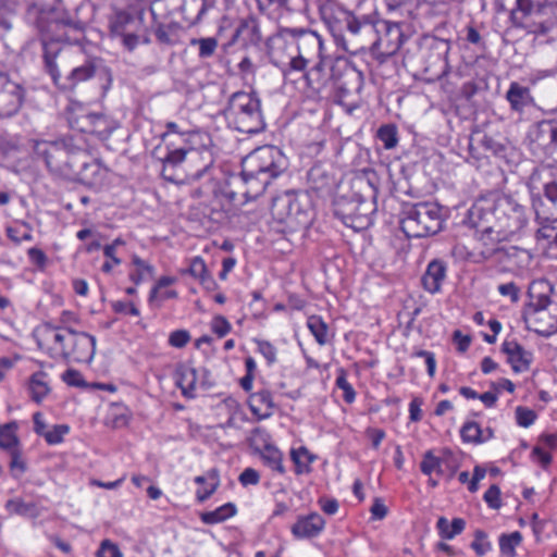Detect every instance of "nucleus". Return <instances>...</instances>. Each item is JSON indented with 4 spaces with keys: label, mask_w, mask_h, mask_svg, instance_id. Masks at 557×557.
Masks as SVG:
<instances>
[{
    "label": "nucleus",
    "mask_w": 557,
    "mask_h": 557,
    "mask_svg": "<svg viewBox=\"0 0 557 557\" xmlns=\"http://www.w3.org/2000/svg\"><path fill=\"white\" fill-rule=\"evenodd\" d=\"M319 11L336 45L349 53L373 49L391 55L404 44V34L398 23L368 15L357 16L335 0L323 1Z\"/></svg>",
    "instance_id": "f257e3e1"
},
{
    "label": "nucleus",
    "mask_w": 557,
    "mask_h": 557,
    "mask_svg": "<svg viewBox=\"0 0 557 557\" xmlns=\"http://www.w3.org/2000/svg\"><path fill=\"white\" fill-rule=\"evenodd\" d=\"M89 117L90 113H86L71 121L72 127L81 134L65 136L54 141L37 140V156L44 160L52 174L95 186L103 180L107 170L83 135L88 134L87 128L91 127Z\"/></svg>",
    "instance_id": "f03ea898"
},
{
    "label": "nucleus",
    "mask_w": 557,
    "mask_h": 557,
    "mask_svg": "<svg viewBox=\"0 0 557 557\" xmlns=\"http://www.w3.org/2000/svg\"><path fill=\"white\" fill-rule=\"evenodd\" d=\"M472 227L485 243H499L521 231L527 224L525 208L510 195L491 194L475 200L468 212Z\"/></svg>",
    "instance_id": "7ed1b4c3"
},
{
    "label": "nucleus",
    "mask_w": 557,
    "mask_h": 557,
    "mask_svg": "<svg viewBox=\"0 0 557 557\" xmlns=\"http://www.w3.org/2000/svg\"><path fill=\"white\" fill-rule=\"evenodd\" d=\"M287 166V158L275 146L267 145L251 151L242 162V177L247 185L245 196L248 199L261 196Z\"/></svg>",
    "instance_id": "20e7f679"
},
{
    "label": "nucleus",
    "mask_w": 557,
    "mask_h": 557,
    "mask_svg": "<svg viewBox=\"0 0 557 557\" xmlns=\"http://www.w3.org/2000/svg\"><path fill=\"white\" fill-rule=\"evenodd\" d=\"M271 213L275 221L273 230L282 234L306 230L312 221L310 199L306 194L286 193L275 198Z\"/></svg>",
    "instance_id": "39448f33"
},
{
    "label": "nucleus",
    "mask_w": 557,
    "mask_h": 557,
    "mask_svg": "<svg viewBox=\"0 0 557 557\" xmlns=\"http://www.w3.org/2000/svg\"><path fill=\"white\" fill-rule=\"evenodd\" d=\"M511 2L509 20L513 27L535 36H545L553 29L552 20L536 21L532 17L543 15L548 9L557 10V0H495L498 11H506Z\"/></svg>",
    "instance_id": "423d86ee"
},
{
    "label": "nucleus",
    "mask_w": 557,
    "mask_h": 557,
    "mask_svg": "<svg viewBox=\"0 0 557 557\" xmlns=\"http://www.w3.org/2000/svg\"><path fill=\"white\" fill-rule=\"evenodd\" d=\"M42 341L53 343L50 349L54 357L71 358L76 362L89 363L96 351V338L84 332L72 330H58L45 324L42 329Z\"/></svg>",
    "instance_id": "0eeeda50"
},
{
    "label": "nucleus",
    "mask_w": 557,
    "mask_h": 557,
    "mask_svg": "<svg viewBox=\"0 0 557 557\" xmlns=\"http://www.w3.org/2000/svg\"><path fill=\"white\" fill-rule=\"evenodd\" d=\"M224 115L230 124L242 133L257 134L265 128L261 101L252 92L232 94L224 109Z\"/></svg>",
    "instance_id": "6e6552de"
},
{
    "label": "nucleus",
    "mask_w": 557,
    "mask_h": 557,
    "mask_svg": "<svg viewBox=\"0 0 557 557\" xmlns=\"http://www.w3.org/2000/svg\"><path fill=\"white\" fill-rule=\"evenodd\" d=\"M442 209L434 202L406 206L401 211L400 227L409 238H421L437 234L443 225Z\"/></svg>",
    "instance_id": "1a4fd4ad"
},
{
    "label": "nucleus",
    "mask_w": 557,
    "mask_h": 557,
    "mask_svg": "<svg viewBox=\"0 0 557 557\" xmlns=\"http://www.w3.org/2000/svg\"><path fill=\"white\" fill-rule=\"evenodd\" d=\"M206 159L197 149H174L168 152L163 159L162 175L166 181L180 182L175 170L184 166V171L193 178H200L212 164V159L206 152Z\"/></svg>",
    "instance_id": "9d476101"
},
{
    "label": "nucleus",
    "mask_w": 557,
    "mask_h": 557,
    "mask_svg": "<svg viewBox=\"0 0 557 557\" xmlns=\"http://www.w3.org/2000/svg\"><path fill=\"white\" fill-rule=\"evenodd\" d=\"M374 206L360 194L343 195L335 200L334 213L343 223L356 231L367 228L372 223Z\"/></svg>",
    "instance_id": "9b49d317"
},
{
    "label": "nucleus",
    "mask_w": 557,
    "mask_h": 557,
    "mask_svg": "<svg viewBox=\"0 0 557 557\" xmlns=\"http://www.w3.org/2000/svg\"><path fill=\"white\" fill-rule=\"evenodd\" d=\"M292 32L293 37H286L288 46L296 50L292 70L305 72L309 63L321 57L323 41L317 32L308 28H292Z\"/></svg>",
    "instance_id": "f8f14e48"
},
{
    "label": "nucleus",
    "mask_w": 557,
    "mask_h": 557,
    "mask_svg": "<svg viewBox=\"0 0 557 557\" xmlns=\"http://www.w3.org/2000/svg\"><path fill=\"white\" fill-rule=\"evenodd\" d=\"M332 78L342 98L359 95L363 87V74L346 60H339L332 66Z\"/></svg>",
    "instance_id": "ddd939ff"
},
{
    "label": "nucleus",
    "mask_w": 557,
    "mask_h": 557,
    "mask_svg": "<svg viewBox=\"0 0 557 557\" xmlns=\"http://www.w3.org/2000/svg\"><path fill=\"white\" fill-rule=\"evenodd\" d=\"M548 304V299H540L539 307L530 305L529 309L524 314V321L527 327L536 334L549 337L557 332V320L552 318L546 311L545 307Z\"/></svg>",
    "instance_id": "4468645a"
},
{
    "label": "nucleus",
    "mask_w": 557,
    "mask_h": 557,
    "mask_svg": "<svg viewBox=\"0 0 557 557\" xmlns=\"http://www.w3.org/2000/svg\"><path fill=\"white\" fill-rule=\"evenodd\" d=\"M286 37H293L290 27L280 29V32L270 39L269 53L272 63L276 66H282L283 72H292V61L296 57L295 48H290L287 44Z\"/></svg>",
    "instance_id": "2eb2a0df"
},
{
    "label": "nucleus",
    "mask_w": 557,
    "mask_h": 557,
    "mask_svg": "<svg viewBox=\"0 0 557 557\" xmlns=\"http://www.w3.org/2000/svg\"><path fill=\"white\" fill-rule=\"evenodd\" d=\"M23 101L22 87L12 82L5 73L0 72V119L14 115Z\"/></svg>",
    "instance_id": "dca6fc26"
},
{
    "label": "nucleus",
    "mask_w": 557,
    "mask_h": 557,
    "mask_svg": "<svg viewBox=\"0 0 557 557\" xmlns=\"http://www.w3.org/2000/svg\"><path fill=\"white\" fill-rule=\"evenodd\" d=\"M544 202L541 197H533L532 205L535 215L543 222L557 220V177L544 184Z\"/></svg>",
    "instance_id": "f3484780"
},
{
    "label": "nucleus",
    "mask_w": 557,
    "mask_h": 557,
    "mask_svg": "<svg viewBox=\"0 0 557 557\" xmlns=\"http://www.w3.org/2000/svg\"><path fill=\"white\" fill-rule=\"evenodd\" d=\"M94 76L106 79L107 84L102 88L107 91L112 82L111 71L107 66H98L94 61H87L83 65L73 69L67 76L69 85L64 86V88H74L77 84Z\"/></svg>",
    "instance_id": "a211bd4d"
},
{
    "label": "nucleus",
    "mask_w": 557,
    "mask_h": 557,
    "mask_svg": "<svg viewBox=\"0 0 557 557\" xmlns=\"http://www.w3.org/2000/svg\"><path fill=\"white\" fill-rule=\"evenodd\" d=\"M500 350L507 355V361L516 373L530 369L533 355L531 351L525 350L517 341H505L502 344Z\"/></svg>",
    "instance_id": "6ab92c4d"
},
{
    "label": "nucleus",
    "mask_w": 557,
    "mask_h": 557,
    "mask_svg": "<svg viewBox=\"0 0 557 557\" xmlns=\"http://www.w3.org/2000/svg\"><path fill=\"white\" fill-rule=\"evenodd\" d=\"M505 98L509 102L511 111L519 114H522L525 109L535 106L530 88L520 85L518 82L510 83Z\"/></svg>",
    "instance_id": "aec40b11"
},
{
    "label": "nucleus",
    "mask_w": 557,
    "mask_h": 557,
    "mask_svg": "<svg viewBox=\"0 0 557 557\" xmlns=\"http://www.w3.org/2000/svg\"><path fill=\"white\" fill-rule=\"evenodd\" d=\"M63 15L64 13L60 9L59 0H52L47 8H41L39 10V15L37 16V29L45 33L53 32L60 25H64L66 23Z\"/></svg>",
    "instance_id": "412c9836"
},
{
    "label": "nucleus",
    "mask_w": 557,
    "mask_h": 557,
    "mask_svg": "<svg viewBox=\"0 0 557 557\" xmlns=\"http://www.w3.org/2000/svg\"><path fill=\"white\" fill-rule=\"evenodd\" d=\"M447 267L446 263L440 259L432 260L422 276L423 288L431 293L436 294L441 292L442 284L446 278Z\"/></svg>",
    "instance_id": "4be33fe9"
},
{
    "label": "nucleus",
    "mask_w": 557,
    "mask_h": 557,
    "mask_svg": "<svg viewBox=\"0 0 557 557\" xmlns=\"http://www.w3.org/2000/svg\"><path fill=\"white\" fill-rule=\"evenodd\" d=\"M325 524L324 519L319 513H310L306 517H300L297 522L292 527V533L298 539L314 537L323 530Z\"/></svg>",
    "instance_id": "5701e85b"
},
{
    "label": "nucleus",
    "mask_w": 557,
    "mask_h": 557,
    "mask_svg": "<svg viewBox=\"0 0 557 557\" xmlns=\"http://www.w3.org/2000/svg\"><path fill=\"white\" fill-rule=\"evenodd\" d=\"M176 385L181 388L182 394L187 398L195 397L196 385L198 382V370L194 367L181 363L175 371Z\"/></svg>",
    "instance_id": "b1692460"
},
{
    "label": "nucleus",
    "mask_w": 557,
    "mask_h": 557,
    "mask_svg": "<svg viewBox=\"0 0 557 557\" xmlns=\"http://www.w3.org/2000/svg\"><path fill=\"white\" fill-rule=\"evenodd\" d=\"M242 40L244 45L257 46L262 40V35L258 21L249 16L240 21L234 35L233 41Z\"/></svg>",
    "instance_id": "393cba45"
},
{
    "label": "nucleus",
    "mask_w": 557,
    "mask_h": 557,
    "mask_svg": "<svg viewBox=\"0 0 557 557\" xmlns=\"http://www.w3.org/2000/svg\"><path fill=\"white\" fill-rule=\"evenodd\" d=\"M249 407L251 412L259 418H269L275 407L272 394L267 389L253 393L249 398Z\"/></svg>",
    "instance_id": "a878e982"
},
{
    "label": "nucleus",
    "mask_w": 557,
    "mask_h": 557,
    "mask_svg": "<svg viewBox=\"0 0 557 557\" xmlns=\"http://www.w3.org/2000/svg\"><path fill=\"white\" fill-rule=\"evenodd\" d=\"M535 140L546 149L547 153L553 154L557 149V125L550 122L541 123Z\"/></svg>",
    "instance_id": "bb28decb"
},
{
    "label": "nucleus",
    "mask_w": 557,
    "mask_h": 557,
    "mask_svg": "<svg viewBox=\"0 0 557 557\" xmlns=\"http://www.w3.org/2000/svg\"><path fill=\"white\" fill-rule=\"evenodd\" d=\"M70 428L66 424H57L51 429L39 419L37 412V435L44 436L46 442L50 445L59 444L63 441V436L69 433Z\"/></svg>",
    "instance_id": "cd10ccee"
},
{
    "label": "nucleus",
    "mask_w": 557,
    "mask_h": 557,
    "mask_svg": "<svg viewBox=\"0 0 557 557\" xmlns=\"http://www.w3.org/2000/svg\"><path fill=\"white\" fill-rule=\"evenodd\" d=\"M177 23L163 24L153 18V34L160 44L173 46L177 42Z\"/></svg>",
    "instance_id": "c85d7f7f"
},
{
    "label": "nucleus",
    "mask_w": 557,
    "mask_h": 557,
    "mask_svg": "<svg viewBox=\"0 0 557 557\" xmlns=\"http://www.w3.org/2000/svg\"><path fill=\"white\" fill-rule=\"evenodd\" d=\"M91 127L87 128V133L98 136L100 139H106L115 128L113 122L104 114L90 113Z\"/></svg>",
    "instance_id": "c756f323"
},
{
    "label": "nucleus",
    "mask_w": 557,
    "mask_h": 557,
    "mask_svg": "<svg viewBox=\"0 0 557 557\" xmlns=\"http://www.w3.org/2000/svg\"><path fill=\"white\" fill-rule=\"evenodd\" d=\"M236 513V506L233 503H226L212 511L200 513V519L205 524H215L225 521Z\"/></svg>",
    "instance_id": "7c9ffc66"
},
{
    "label": "nucleus",
    "mask_w": 557,
    "mask_h": 557,
    "mask_svg": "<svg viewBox=\"0 0 557 557\" xmlns=\"http://www.w3.org/2000/svg\"><path fill=\"white\" fill-rule=\"evenodd\" d=\"M466 527V521L461 518H454L449 524L445 517H441L437 520L436 528L442 539L451 540L456 535L460 534Z\"/></svg>",
    "instance_id": "2f4dec72"
},
{
    "label": "nucleus",
    "mask_w": 557,
    "mask_h": 557,
    "mask_svg": "<svg viewBox=\"0 0 557 557\" xmlns=\"http://www.w3.org/2000/svg\"><path fill=\"white\" fill-rule=\"evenodd\" d=\"M290 458L296 466V473H309L311 471L310 465L315 460V456L311 454L306 447L301 446L297 449H292Z\"/></svg>",
    "instance_id": "473e14b6"
},
{
    "label": "nucleus",
    "mask_w": 557,
    "mask_h": 557,
    "mask_svg": "<svg viewBox=\"0 0 557 557\" xmlns=\"http://www.w3.org/2000/svg\"><path fill=\"white\" fill-rule=\"evenodd\" d=\"M7 510L11 515L32 518L35 515V505L32 500H25L22 497L9 499L5 504Z\"/></svg>",
    "instance_id": "72a5a7b5"
},
{
    "label": "nucleus",
    "mask_w": 557,
    "mask_h": 557,
    "mask_svg": "<svg viewBox=\"0 0 557 557\" xmlns=\"http://www.w3.org/2000/svg\"><path fill=\"white\" fill-rule=\"evenodd\" d=\"M264 463L271 469L283 474L285 469L282 463V453L274 446L267 444L261 453Z\"/></svg>",
    "instance_id": "f704fd0d"
},
{
    "label": "nucleus",
    "mask_w": 557,
    "mask_h": 557,
    "mask_svg": "<svg viewBox=\"0 0 557 557\" xmlns=\"http://www.w3.org/2000/svg\"><path fill=\"white\" fill-rule=\"evenodd\" d=\"M185 0H156L151 7L152 17L156 18L158 16V11L165 10L168 14L173 15L176 13H184Z\"/></svg>",
    "instance_id": "c9c22d12"
},
{
    "label": "nucleus",
    "mask_w": 557,
    "mask_h": 557,
    "mask_svg": "<svg viewBox=\"0 0 557 557\" xmlns=\"http://www.w3.org/2000/svg\"><path fill=\"white\" fill-rule=\"evenodd\" d=\"M460 436L463 442L472 444H481L486 441L484 432L476 422H467L460 430Z\"/></svg>",
    "instance_id": "e433bc0d"
},
{
    "label": "nucleus",
    "mask_w": 557,
    "mask_h": 557,
    "mask_svg": "<svg viewBox=\"0 0 557 557\" xmlns=\"http://www.w3.org/2000/svg\"><path fill=\"white\" fill-rule=\"evenodd\" d=\"M134 22V16L125 11H119L110 21V32L113 36L124 35L127 26Z\"/></svg>",
    "instance_id": "4c0bfd02"
},
{
    "label": "nucleus",
    "mask_w": 557,
    "mask_h": 557,
    "mask_svg": "<svg viewBox=\"0 0 557 557\" xmlns=\"http://www.w3.org/2000/svg\"><path fill=\"white\" fill-rule=\"evenodd\" d=\"M521 541L522 535L518 531H515L510 534H502L499 537L500 552L508 557H515L516 547L521 543Z\"/></svg>",
    "instance_id": "58836bf2"
},
{
    "label": "nucleus",
    "mask_w": 557,
    "mask_h": 557,
    "mask_svg": "<svg viewBox=\"0 0 557 557\" xmlns=\"http://www.w3.org/2000/svg\"><path fill=\"white\" fill-rule=\"evenodd\" d=\"M376 137L383 143L385 149H393L398 144L397 127L394 124H384L376 132Z\"/></svg>",
    "instance_id": "ea45409f"
},
{
    "label": "nucleus",
    "mask_w": 557,
    "mask_h": 557,
    "mask_svg": "<svg viewBox=\"0 0 557 557\" xmlns=\"http://www.w3.org/2000/svg\"><path fill=\"white\" fill-rule=\"evenodd\" d=\"M307 325L320 345L327 343V325L320 317L311 315L308 318Z\"/></svg>",
    "instance_id": "a19ab883"
},
{
    "label": "nucleus",
    "mask_w": 557,
    "mask_h": 557,
    "mask_svg": "<svg viewBox=\"0 0 557 557\" xmlns=\"http://www.w3.org/2000/svg\"><path fill=\"white\" fill-rule=\"evenodd\" d=\"M190 46H198L199 57L201 59H207L214 54L218 47V40L214 37L193 38L190 40Z\"/></svg>",
    "instance_id": "79ce46f5"
},
{
    "label": "nucleus",
    "mask_w": 557,
    "mask_h": 557,
    "mask_svg": "<svg viewBox=\"0 0 557 557\" xmlns=\"http://www.w3.org/2000/svg\"><path fill=\"white\" fill-rule=\"evenodd\" d=\"M58 54V50L51 51L50 48L44 42V63L45 70L51 76L53 83L59 85L60 73L54 59Z\"/></svg>",
    "instance_id": "37998d69"
},
{
    "label": "nucleus",
    "mask_w": 557,
    "mask_h": 557,
    "mask_svg": "<svg viewBox=\"0 0 557 557\" xmlns=\"http://www.w3.org/2000/svg\"><path fill=\"white\" fill-rule=\"evenodd\" d=\"M420 469L425 475H430L434 471L442 474L443 470L441 468V458L436 457L432 450L425 451L420 463Z\"/></svg>",
    "instance_id": "c03bdc74"
},
{
    "label": "nucleus",
    "mask_w": 557,
    "mask_h": 557,
    "mask_svg": "<svg viewBox=\"0 0 557 557\" xmlns=\"http://www.w3.org/2000/svg\"><path fill=\"white\" fill-rule=\"evenodd\" d=\"M15 428L14 422L0 426V447L10 449L15 446L17 442L14 433Z\"/></svg>",
    "instance_id": "a18cd8bd"
},
{
    "label": "nucleus",
    "mask_w": 557,
    "mask_h": 557,
    "mask_svg": "<svg viewBox=\"0 0 557 557\" xmlns=\"http://www.w3.org/2000/svg\"><path fill=\"white\" fill-rule=\"evenodd\" d=\"M471 548L478 556H484L492 548L491 542L487 541V534L483 530H476L474 532Z\"/></svg>",
    "instance_id": "49530a36"
},
{
    "label": "nucleus",
    "mask_w": 557,
    "mask_h": 557,
    "mask_svg": "<svg viewBox=\"0 0 557 557\" xmlns=\"http://www.w3.org/2000/svg\"><path fill=\"white\" fill-rule=\"evenodd\" d=\"M208 479L211 481L210 486L208 488H205L203 491H197L196 495L199 503H203L208 498H210L220 484L218 471L214 469L208 472Z\"/></svg>",
    "instance_id": "de8ad7c7"
},
{
    "label": "nucleus",
    "mask_w": 557,
    "mask_h": 557,
    "mask_svg": "<svg viewBox=\"0 0 557 557\" xmlns=\"http://www.w3.org/2000/svg\"><path fill=\"white\" fill-rule=\"evenodd\" d=\"M336 386L344 392L343 398L347 404H351L356 398V393L346 379V372L341 370L339 375L336 377Z\"/></svg>",
    "instance_id": "09e8293b"
},
{
    "label": "nucleus",
    "mask_w": 557,
    "mask_h": 557,
    "mask_svg": "<svg viewBox=\"0 0 557 557\" xmlns=\"http://www.w3.org/2000/svg\"><path fill=\"white\" fill-rule=\"evenodd\" d=\"M61 379L64 383H66L69 386L73 387H88L89 385L84 380L82 373L75 369H67L62 375Z\"/></svg>",
    "instance_id": "8fccbe9b"
},
{
    "label": "nucleus",
    "mask_w": 557,
    "mask_h": 557,
    "mask_svg": "<svg viewBox=\"0 0 557 557\" xmlns=\"http://www.w3.org/2000/svg\"><path fill=\"white\" fill-rule=\"evenodd\" d=\"M8 236L15 243L32 239V228L26 224L8 227Z\"/></svg>",
    "instance_id": "3c124183"
},
{
    "label": "nucleus",
    "mask_w": 557,
    "mask_h": 557,
    "mask_svg": "<svg viewBox=\"0 0 557 557\" xmlns=\"http://www.w3.org/2000/svg\"><path fill=\"white\" fill-rule=\"evenodd\" d=\"M516 419L520 426L529 428L534 423L536 413L529 408L519 406L516 408Z\"/></svg>",
    "instance_id": "603ef678"
},
{
    "label": "nucleus",
    "mask_w": 557,
    "mask_h": 557,
    "mask_svg": "<svg viewBox=\"0 0 557 557\" xmlns=\"http://www.w3.org/2000/svg\"><path fill=\"white\" fill-rule=\"evenodd\" d=\"M190 341V334L186 330H176L169 336V344L175 348L185 347Z\"/></svg>",
    "instance_id": "864d4df0"
},
{
    "label": "nucleus",
    "mask_w": 557,
    "mask_h": 557,
    "mask_svg": "<svg viewBox=\"0 0 557 557\" xmlns=\"http://www.w3.org/2000/svg\"><path fill=\"white\" fill-rule=\"evenodd\" d=\"M484 500L488 505V507L493 509H499L502 506L500 500V488L498 485L493 484L490 488L484 493Z\"/></svg>",
    "instance_id": "5fc2aeb1"
},
{
    "label": "nucleus",
    "mask_w": 557,
    "mask_h": 557,
    "mask_svg": "<svg viewBox=\"0 0 557 557\" xmlns=\"http://www.w3.org/2000/svg\"><path fill=\"white\" fill-rule=\"evenodd\" d=\"M97 557H123V555L117 545L109 540H104L97 552Z\"/></svg>",
    "instance_id": "6e6d98bb"
},
{
    "label": "nucleus",
    "mask_w": 557,
    "mask_h": 557,
    "mask_svg": "<svg viewBox=\"0 0 557 557\" xmlns=\"http://www.w3.org/2000/svg\"><path fill=\"white\" fill-rule=\"evenodd\" d=\"M188 273L191 276L199 278V280L202 278L205 275H207L208 270H207L203 259L200 257L193 258L190 261L189 268H188Z\"/></svg>",
    "instance_id": "4d7b16f0"
},
{
    "label": "nucleus",
    "mask_w": 557,
    "mask_h": 557,
    "mask_svg": "<svg viewBox=\"0 0 557 557\" xmlns=\"http://www.w3.org/2000/svg\"><path fill=\"white\" fill-rule=\"evenodd\" d=\"M211 327L219 337H224L232 329L230 322L223 315L214 317Z\"/></svg>",
    "instance_id": "13d9d810"
},
{
    "label": "nucleus",
    "mask_w": 557,
    "mask_h": 557,
    "mask_svg": "<svg viewBox=\"0 0 557 557\" xmlns=\"http://www.w3.org/2000/svg\"><path fill=\"white\" fill-rule=\"evenodd\" d=\"M258 351L267 359L269 364L276 361V348L267 341H258Z\"/></svg>",
    "instance_id": "bf43d9fd"
},
{
    "label": "nucleus",
    "mask_w": 557,
    "mask_h": 557,
    "mask_svg": "<svg viewBox=\"0 0 557 557\" xmlns=\"http://www.w3.org/2000/svg\"><path fill=\"white\" fill-rule=\"evenodd\" d=\"M111 307H112L113 311L116 313L131 314V315H135V317L139 315V310L131 301H121V300L113 301L111 304Z\"/></svg>",
    "instance_id": "052dcab7"
},
{
    "label": "nucleus",
    "mask_w": 557,
    "mask_h": 557,
    "mask_svg": "<svg viewBox=\"0 0 557 557\" xmlns=\"http://www.w3.org/2000/svg\"><path fill=\"white\" fill-rule=\"evenodd\" d=\"M46 376V372L37 370V404H39L51 391L49 381L44 380Z\"/></svg>",
    "instance_id": "680f3d73"
},
{
    "label": "nucleus",
    "mask_w": 557,
    "mask_h": 557,
    "mask_svg": "<svg viewBox=\"0 0 557 557\" xmlns=\"http://www.w3.org/2000/svg\"><path fill=\"white\" fill-rule=\"evenodd\" d=\"M238 481L243 486L257 485L260 481V475L253 468H246L239 474Z\"/></svg>",
    "instance_id": "e2e57ef3"
},
{
    "label": "nucleus",
    "mask_w": 557,
    "mask_h": 557,
    "mask_svg": "<svg viewBox=\"0 0 557 557\" xmlns=\"http://www.w3.org/2000/svg\"><path fill=\"white\" fill-rule=\"evenodd\" d=\"M497 289L500 295L508 296L512 302L519 300L520 289L513 282L500 284Z\"/></svg>",
    "instance_id": "0e129e2a"
},
{
    "label": "nucleus",
    "mask_w": 557,
    "mask_h": 557,
    "mask_svg": "<svg viewBox=\"0 0 557 557\" xmlns=\"http://www.w3.org/2000/svg\"><path fill=\"white\" fill-rule=\"evenodd\" d=\"M372 517L377 520H382L387 515V507L381 498H375L370 509Z\"/></svg>",
    "instance_id": "69168bd1"
},
{
    "label": "nucleus",
    "mask_w": 557,
    "mask_h": 557,
    "mask_svg": "<svg viewBox=\"0 0 557 557\" xmlns=\"http://www.w3.org/2000/svg\"><path fill=\"white\" fill-rule=\"evenodd\" d=\"M453 337L454 341L457 343V349L460 352H465L469 348L471 343L470 336L463 335L460 331L457 330L454 332Z\"/></svg>",
    "instance_id": "338daca9"
},
{
    "label": "nucleus",
    "mask_w": 557,
    "mask_h": 557,
    "mask_svg": "<svg viewBox=\"0 0 557 557\" xmlns=\"http://www.w3.org/2000/svg\"><path fill=\"white\" fill-rule=\"evenodd\" d=\"M422 401L419 398H414L409 404V414L411 421H420L422 418L421 406Z\"/></svg>",
    "instance_id": "774afa93"
}]
</instances>
